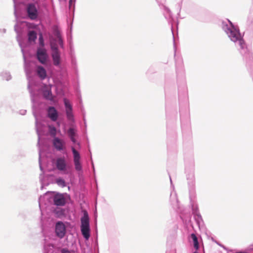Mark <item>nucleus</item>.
Masks as SVG:
<instances>
[{"instance_id": "nucleus-48", "label": "nucleus", "mask_w": 253, "mask_h": 253, "mask_svg": "<svg viewBox=\"0 0 253 253\" xmlns=\"http://www.w3.org/2000/svg\"><path fill=\"white\" fill-rule=\"evenodd\" d=\"M61 253H71L70 251L67 248H63L61 251Z\"/></svg>"}, {"instance_id": "nucleus-46", "label": "nucleus", "mask_w": 253, "mask_h": 253, "mask_svg": "<svg viewBox=\"0 0 253 253\" xmlns=\"http://www.w3.org/2000/svg\"><path fill=\"white\" fill-rule=\"evenodd\" d=\"M50 131L54 136H55L56 128L54 126H49Z\"/></svg>"}, {"instance_id": "nucleus-17", "label": "nucleus", "mask_w": 253, "mask_h": 253, "mask_svg": "<svg viewBox=\"0 0 253 253\" xmlns=\"http://www.w3.org/2000/svg\"><path fill=\"white\" fill-rule=\"evenodd\" d=\"M61 206L52 207L50 211L54 213L55 216L57 218H62L67 215V211L65 209Z\"/></svg>"}, {"instance_id": "nucleus-30", "label": "nucleus", "mask_w": 253, "mask_h": 253, "mask_svg": "<svg viewBox=\"0 0 253 253\" xmlns=\"http://www.w3.org/2000/svg\"><path fill=\"white\" fill-rule=\"evenodd\" d=\"M63 101L65 108V111H67V110L71 111L73 110V105L69 99L65 97L63 98Z\"/></svg>"}, {"instance_id": "nucleus-4", "label": "nucleus", "mask_w": 253, "mask_h": 253, "mask_svg": "<svg viewBox=\"0 0 253 253\" xmlns=\"http://www.w3.org/2000/svg\"><path fill=\"white\" fill-rule=\"evenodd\" d=\"M45 198H46L49 202H52L55 207L64 206L66 203V199L63 194L54 191H47L43 195L40 196L39 198V205L40 209L42 202Z\"/></svg>"}, {"instance_id": "nucleus-50", "label": "nucleus", "mask_w": 253, "mask_h": 253, "mask_svg": "<svg viewBox=\"0 0 253 253\" xmlns=\"http://www.w3.org/2000/svg\"><path fill=\"white\" fill-rule=\"evenodd\" d=\"M217 244L220 247H221L224 250L227 251H228V252H231L232 251L231 250H228V248L227 247H226L225 246H224V245H222L221 244H219V243H217Z\"/></svg>"}, {"instance_id": "nucleus-47", "label": "nucleus", "mask_w": 253, "mask_h": 253, "mask_svg": "<svg viewBox=\"0 0 253 253\" xmlns=\"http://www.w3.org/2000/svg\"><path fill=\"white\" fill-rule=\"evenodd\" d=\"M91 167H92V170H93V172L94 175H95V167H94V163H93V162L92 161V159L91 157Z\"/></svg>"}, {"instance_id": "nucleus-16", "label": "nucleus", "mask_w": 253, "mask_h": 253, "mask_svg": "<svg viewBox=\"0 0 253 253\" xmlns=\"http://www.w3.org/2000/svg\"><path fill=\"white\" fill-rule=\"evenodd\" d=\"M67 133L71 142L74 144H77L79 146V148H81V144L76 138V137L78 136L77 130L76 128V126L73 125L72 127H70L68 129Z\"/></svg>"}, {"instance_id": "nucleus-45", "label": "nucleus", "mask_w": 253, "mask_h": 253, "mask_svg": "<svg viewBox=\"0 0 253 253\" xmlns=\"http://www.w3.org/2000/svg\"><path fill=\"white\" fill-rule=\"evenodd\" d=\"M166 253H176L174 246H171L169 249H167Z\"/></svg>"}, {"instance_id": "nucleus-21", "label": "nucleus", "mask_w": 253, "mask_h": 253, "mask_svg": "<svg viewBox=\"0 0 253 253\" xmlns=\"http://www.w3.org/2000/svg\"><path fill=\"white\" fill-rule=\"evenodd\" d=\"M27 36V42L25 44L24 46L22 45L23 47L30 46L35 43L37 39V33L35 31H30L28 32Z\"/></svg>"}, {"instance_id": "nucleus-49", "label": "nucleus", "mask_w": 253, "mask_h": 253, "mask_svg": "<svg viewBox=\"0 0 253 253\" xmlns=\"http://www.w3.org/2000/svg\"><path fill=\"white\" fill-rule=\"evenodd\" d=\"M19 113L21 115H26V114L27 113V110L22 109V110H19Z\"/></svg>"}, {"instance_id": "nucleus-20", "label": "nucleus", "mask_w": 253, "mask_h": 253, "mask_svg": "<svg viewBox=\"0 0 253 253\" xmlns=\"http://www.w3.org/2000/svg\"><path fill=\"white\" fill-rule=\"evenodd\" d=\"M189 241L192 243L193 246L195 249V251L193 253H199L198 252L200 249L199 242L198 237L195 233H192L190 234Z\"/></svg>"}, {"instance_id": "nucleus-56", "label": "nucleus", "mask_w": 253, "mask_h": 253, "mask_svg": "<svg viewBox=\"0 0 253 253\" xmlns=\"http://www.w3.org/2000/svg\"><path fill=\"white\" fill-rule=\"evenodd\" d=\"M14 3H15V0H13Z\"/></svg>"}, {"instance_id": "nucleus-14", "label": "nucleus", "mask_w": 253, "mask_h": 253, "mask_svg": "<svg viewBox=\"0 0 253 253\" xmlns=\"http://www.w3.org/2000/svg\"><path fill=\"white\" fill-rule=\"evenodd\" d=\"M54 232L56 237L59 239L63 238L67 232L65 223L62 221H57L55 224Z\"/></svg>"}, {"instance_id": "nucleus-9", "label": "nucleus", "mask_w": 253, "mask_h": 253, "mask_svg": "<svg viewBox=\"0 0 253 253\" xmlns=\"http://www.w3.org/2000/svg\"><path fill=\"white\" fill-rule=\"evenodd\" d=\"M57 169L63 174H69L72 173L71 167L68 165L65 158L64 156L58 157L55 163Z\"/></svg>"}, {"instance_id": "nucleus-33", "label": "nucleus", "mask_w": 253, "mask_h": 253, "mask_svg": "<svg viewBox=\"0 0 253 253\" xmlns=\"http://www.w3.org/2000/svg\"><path fill=\"white\" fill-rule=\"evenodd\" d=\"M0 77L3 80L9 81L12 79L11 75L8 71H3L0 74Z\"/></svg>"}, {"instance_id": "nucleus-43", "label": "nucleus", "mask_w": 253, "mask_h": 253, "mask_svg": "<svg viewBox=\"0 0 253 253\" xmlns=\"http://www.w3.org/2000/svg\"><path fill=\"white\" fill-rule=\"evenodd\" d=\"M81 112L83 116V120L84 121V124H85V122H86V119H85V111L84 110V107L82 106L81 108Z\"/></svg>"}, {"instance_id": "nucleus-34", "label": "nucleus", "mask_w": 253, "mask_h": 253, "mask_svg": "<svg viewBox=\"0 0 253 253\" xmlns=\"http://www.w3.org/2000/svg\"><path fill=\"white\" fill-rule=\"evenodd\" d=\"M55 183L61 187H65L67 186L66 181L62 177H59L56 178Z\"/></svg>"}, {"instance_id": "nucleus-8", "label": "nucleus", "mask_w": 253, "mask_h": 253, "mask_svg": "<svg viewBox=\"0 0 253 253\" xmlns=\"http://www.w3.org/2000/svg\"><path fill=\"white\" fill-rule=\"evenodd\" d=\"M176 125L171 124L169 122L167 123V145L168 149L173 145L176 146L177 141V133L176 132Z\"/></svg>"}, {"instance_id": "nucleus-32", "label": "nucleus", "mask_w": 253, "mask_h": 253, "mask_svg": "<svg viewBox=\"0 0 253 253\" xmlns=\"http://www.w3.org/2000/svg\"><path fill=\"white\" fill-rule=\"evenodd\" d=\"M193 216L197 224L198 225L199 227L200 228L201 225L204 224V220L201 213H198V214H195Z\"/></svg>"}, {"instance_id": "nucleus-38", "label": "nucleus", "mask_w": 253, "mask_h": 253, "mask_svg": "<svg viewBox=\"0 0 253 253\" xmlns=\"http://www.w3.org/2000/svg\"><path fill=\"white\" fill-rule=\"evenodd\" d=\"M51 247L53 248V245L50 244H44L43 246V253H51L53 252V251Z\"/></svg>"}, {"instance_id": "nucleus-2", "label": "nucleus", "mask_w": 253, "mask_h": 253, "mask_svg": "<svg viewBox=\"0 0 253 253\" xmlns=\"http://www.w3.org/2000/svg\"><path fill=\"white\" fill-rule=\"evenodd\" d=\"M169 202L172 209L179 214L183 223L189 225L191 223V215L187 210L183 209L180 205L177 194L175 192H171L170 195Z\"/></svg>"}, {"instance_id": "nucleus-10", "label": "nucleus", "mask_w": 253, "mask_h": 253, "mask_svg": "<svg viewBox=\"0 0 253 253\" xmlns=\"http://www.w3.org/2000/svg\"><path fill=\"white\" fill-rule=\"evenodd\" d=\"M39 163L40 169L42 171V173L40 174L39 176L40 181L41 184V189L42 190L45 186H47L49 185L50 182L48 181V179L50 177H53V175L52 174H47L46 175H44V170L42 164L41 150L39 151Z\"/></svg>"}, {"instance_id": "nucleus-37", "label": "nucleus", "mask_w": 253, "mask_h": 253, "mask_svg": "<svg viewBox=\"0 0 253 253\" xmlns=\"http://www.w3.org/2000/svg\"><path fill=\"white\" fill-rule=\"evenodd\" d=\"M71 66H72L73 69L74 71L77 72L78 71L77 63L76 57L74 55H71Z\"/></svg>"}, {"instance_id": "nucleus-24", "label": "nucleus", "mask_w": 253, "mask_h": 253, "mask_svg": "<svg viewBox=\"0 0 253 253\" xmlns=\"http://www.w3.org/2000/svg\"><path fill=\"white\" fill-rule=\"evenodd\" d=\"M246 33H250V34L253 35V6L250 11L248 20H247V28Z\"/></svg>"}, {"instance_id": "nucleus-13", "label": "nucleus", "mask_w": 253, "mask_h": 253, "mask_svg": "<svg viewBox=\"0 0 253 253\" xmlns=\"http://www.w3.org/2000/svg\"><path fill=\"white\" fill-rule=\"evenodd\" d=\"M19 45L21 48V51L23 54V59L24 61V70L26 73V76L28 79L31 77V75L33 72L32 62L30 60H27L25 56V51L22 46V42H19Z\"/></svg>"}, {"instance_id": "nucleus-36", "label": "nucleus", "mask_w": 253, "mask_h": 253, "mask_svg": "<svg viewBox=\"0 0 253 253\" xmlns=\"http://www.w3.org/2000/svg\"><path fill=\"white\" fill-rule=\"evenodd\" d=\"M54 34L56 36H57L58 39H59V44L61 48H64V42L63 41L61 37L60 33L59 30H54Z\"/></svg>"}, {"instance_id": "nucleus-18", "label": "nucleus", "mask_w": 253, "mask_h": 253, "mask_svg": "<svg viewBox=\"0 0 253 253\" xmlns=\"http://www.w3.org/2000/svg\"><path fill=\"white\" fill-rule=\"evenodd\" d=\"M28 90H29V92L30 93L31 101H32V102L33 104V106H32V108H33V115H34V116L35 117V118L36 119V124L37 125V124H38V119H37V116L36 112L34 110V108H35L34 104L36 103V97L37 94L35 92V90L31 87V84H30V83H29V84H28Z\"/></svg>"}, {"instance_id": "nucleus-1", "label": "nucleus", "mask_w": 253, "mask_h": 253, "mask_svg": "<svg viewBox=\"0 0 253 253\" xmlns=\"http://www.w3.org/2000/svg\"><path fill=\"white\" fill-rule=\"evenodd\" d=\"M175 71L178 93V101L183 144L191 146L193 135L188 108V95L186 84L185 71L181 57L175 59Z\"/></svg>"}, {"instance_id": "nucleus-15", "label": "nucleus", "mask_w": 253, "mask_h": 253, "mask_svg": "<svg viewBox=\"0 0 253 253\" xmlns=\"http://www.w3.org/2000/svg\"><path fill=\"white\" fill-rule=\"evenodd\" d=\"M76 0H69V14L70 16H72V22L71 24L69 25V28H70V32H68L67 33L68 40H69V38L72 39V27H73V22L74 20V13L75 11V4H76Z\"/></svg>"}, {"instance_id": "nucleus-3", "label": "nucleus", "mask_w": 253, "mask_h": 253, "mask_svg": "<svg viewBox=\"0 0 253 253\" xmlns=\"http://www.w3.org/2000/svg\"><path fill=\"white\" fill-rule=\"evenodd\" d=\"M185 171L187 180L189 194L194 195L195 189V180L194 174V160L191 155L188 159H185Z\"/></svg>"}, {"instance_id": "nucleus-11", "label": "nucleus", "mask_w": 253, "mask_h": 253, "mask_svg": "<svg viewBox=\"0 0 253 253\" xmlns=\"http://www.w3.org/2000/svg\"><path fill=\"white\" fill-rule=\"evenodd\" d=\"M26 11L27 13V16L20 17L22 18H29L32 20H36L38 19V10L36 5L34 3H29L27 7Z\"/></svg>"}, {"instance_id": "nucleus-6", "label": "nucleus", "mask_w": 253, "mask_h": 253, "mask_svg": "<svg viewBox=\"0 0 253 253\" xmlns=\"http://www.w3.org/2000/svg\"><path fill=\"white\" fill-rule=\"evenodd\" d=\"M160 9L162 11L165 18L167 20L168 23L170 25L171 33L173 36V47L175 49V42L173 32V22L174 19L172 17V13L170 9L165 5L166 0H156Z\"/></svg>"}, {"instance_id": "nucleus-54", "label": "nucleus", "mask_w": 253, "mask_h": 253, "mask_svg": "<svg viewBox=\"0 0 253 253\" xmlns=\"http://www.w3.org/2000/svg\"><path fill=\"white\" fill-rule=\"evenodd\" d=\"M59 1L61 2V1H66V0H59Z\"/></svg>"}, {"instance_id": "nucleus-7", "label": "nucleus", "mask_w": 253, "mask_h": 253, "mask_svg": "<svg viewBox=\"0 0 253 253\" xmlns=\"http://www.w3.org/2000/svg\"><path fill=\"white\" fill-rule=\"evenodd\" d=\"M49 44L51 51V55L53 64L56 67H60L61 62V52L57 45V40L53 37L50 38Z\"/></svg>"}, {"instance_id": "nucleus-31", "label": "nucleus", "mask_w": 253, "mask_h": 253, "mask_svg": "<svg viewBox=\"0 0 253 253\" xmlns=\"http://www.w3.org/2000/svg\"><path fill=\"white\" fill-rule=\"evenodd\" d=\"M71 151L73 156V161L81 160V157L80 153L76 150L74 146L71 147Z\"/></svg>"}, {"instance_id": "nucleus-55", "label": "nucleus", "mask_w": 253, "mask_h": 253, "mask_svg": "<svg viewBox=\"0 0 253 253\" xmlns=\"http://www.w3.org/2000/svg\"><path fill=\"white\" fill-rule=\"evenodd\" d=\"M150 69L148 70L147 72H146V74H148V71H149Z\"/></svg>"}, {"instance_id": "nucleus-35", "label": "nucleus", "mask_w": 253, "mask_h": 253, "mask_svg": "<svg viewBox=\"0 0 253 253\" xmlns=\"http://www.w3.org/2000/svg\"><path fill=\"white\" fill-rule=\"evenodd\" d=\"M44 39L42 34H40L39 37V43L37 48H46L45 47Z\"/></svg>"}, {"instance_id": "nucleus-19", "label": "nucleus", "mask_w": 253, "mask_h": 253, "mask_svg": "<svg viewBox=\"0 0 253 253\" xmlns=\"http://www.w3.org/2000/svg\"><path fill=\"white\" fill-rule=\"evenodd\" d=\"M65 142L64 140L58 137L54 136L53 139V146L58 151H62L65 149Z\"/></svg>"}, {"instance_id": "nucleus-22", "label": "nucleus", "mask_w": 253, "mask_h": 253, "mask_svg": "<svg viewBox=\"0 0 253 253\" xmlns=\"http://www.w3.org/2000/svg\"><path fill=\"white\" fill-rule=\"evenodd\" d=\"M47 117L52 121L57 120L58 117V112L54 106H49L47 110Z\"/></svg>"}, {"instance_id": "nucleus-28", "label": "nucleus", "mask_w": 253, "mask_h": 253, "mask_svg": "<svg viewBox=\"0 0 253 253\" xmlns=\"http://www.w3.org/2000/svg\"><path fill=\"white\" fill-rule=\"evenodd\" d=\"M65 112L67 119L70 122V125L72 126L73 125H74L75 123V119L73 113V110L71 111L67 110Z\"/></svg>"}, {"instance_id": "nucleus-25", "label": "nucleus", "mask_w": 253, "mask_h": 253, "mask_svg": "<svg viewBox=\"0 0 253 253\" xmlns=\"http://www.w3.org/2000/svg\"><path fill=\"white\" fill-rule=\"evenodd\" d=\"M37 73L41 80H44L47 77V72L45 69L41 65L37 66Z\"/></svg>"}, {"instance_id": "nucleus-51", "label": "nucleus", "mask_w": 253, "mask_h": 253, "mask_svg": "<svg viewBox=\"0 0 253 253\" xmlns=\"http://www.w3.org/2000/svg\"><path fill=\"white\" fill-rule=\"evenodd\" d=\"M169 179H170L171 186L173 187V185L172 184V180H171V176H170V175L169 174Z\"/></svg>"}, {"instance_id": "nucleus-41", "label": "nucleus", "mask_w": 253, "mask_h": 253, "mask_svg": "<svg viewBox=\"0 0 253 253\" xmlns=\"http://www.w3.org/2000/svg\"><path fill=\"white\" fill-rule=\"evenodd\" d=\"M182 1L183 0H181L180 1L177 3L175 6L177 10V16H179L180 15V13L181 11V9L182 8Z\"/></svg>"}, {"instance_id": "nucleus-23", "label": "nucleus", "mask_w": 253, "mask_h": 253, "mask_svg": "<svg viewBox=\"0 0 253 253\" xmlns=\"http://www.w3.org/2000/svg\"><path fill=\"white\" fill-rule=\"evenodd\" d=\"M81 233L85 241L89 240L90 237V224H81L80 226Z\"/></svg>"}, {"instance_id": "nucleus-29", "label": "nucleus", "mask_w": 253, "mask_h": 253, "mask_svg": "<svg viewBox=\"0 0 253 253\" xmlns=\"http://www.w3.org/2000/svg\"><path fill=\"white\" fill-rule=\"evenodd\" d=\"M52 94L51 89L50 88H45L42 91V96L45 100H47L50 97H52Z\"/></svg>"}, {"instance_id": "nucleus-42", "label": "nucleus", "mask_w": 253, "mask_h": 253, "mask_svg": "<svg viewBox=\"0 0 253 253\" xmlns=\"http://www.w3.org/2000/svg\"><path fill=\"white\" fill-rule=\"evenodd\" d=\"M46 100L50 101V104L52 105H55L57 103V100L54 98V96L47 99Z\"/></svg>"}, {"instance_id": "nucleus-12", "label": "nucleus", "mask_w": 253, "mask_h": 253, "mask_svg": "<svg viewBox=\"0 0 253 253\" xmlns=\"http://www.w3.org/2000/svg\"><path fill=\"white\" fill-rule=\"evenodd\" d=\"M36 55L38 61L43 65L49 61V56L46 48H37Z\"/></svg>"}, {"instance_id": "nucleus-26", "label": "nucleus", "mask_w": 253, "mask_h": 253, "mask_svg": "<svg viewBox=\"0 0 253 253\" xmlns=\"http://www.w3.org/2000/svg\"><path fill=\"white\" fill-rule=\"evenodd\" d=\"M75 170L78 172L79 178L83 176L84 170L82 164L81 160L73 161Z\"/></svg>"}, {"instance_id": "nucleus-5", "label": "nucleus", "mask_w": 253, "mask_h": 253, "mask_svg": "<svg viewBox=\"0 0 253 253\" xmlns=\"http://www.w3.org/2000/svg\"><path fill=\"white\" fill-rule=\"evenodd\" d=\"M14 14L15 17L16 23L14 25V31L16 32L17 34V40L18 42H21L20 40H19V38L22 36V33H23V28L21 27L22 25L24 24L28 29H35L37 28L38 25L34 23H31L28 22L27 21H20L18 20V18H19L20 15H19V14L17 12V8H16V5L15 3H14Z\"/></svg>"}, {"instance_id": "nucleus-39", "label": "nucleus", "mask_w": 253, "mask_h": 253, "mask_svg": "<svg viewBox=\"0 0 253 253\" xmlns=\"http://www.w3.org/2000/svg\"><path fill=\"white\" fill-rule=\"evenodd\" d=\"M253 251V244L249 246L244 250L236 252L235 253H250Z\"/></svg>"}, {"instance_id": "nucleus-44", "label": "nucleus", "mask_w": 253, "mask_h": 253, "mask_svg": "<svg viewBox=\"0 0 253 253\" xmlns=\"http://www.w3.org/2000/svg\"><path fill=\"white\" fill-rule=\"evenodd\" d=\"M37 133L38 135V145L40 147L41 145L43 144V143H42V141L41 140V134L39 132V130L38 128H37Z\"/></svg>"}, {"instance_id": "nucleus-53", "label": "nucleus", "mask_w": 253, "mask_h": 253, "mask_svg": "<svg viewBox=\"0 0 253 253\" xmlns=\"http://www.w3.org/2000/svg\"><path fill=\"white\" fill-rule=\"evenodd\" d=\"M84 127H85V132H86V127H87V124L86 122H85V124H84Z\"/></svg>"}, {"instance_id": "nucleus-27", "label": "nucleus", "mask_w": 253, "mask_h": 253, "mask_svg": "<svg viewBox=\"0 0 253 253\" xmlns=\"http://www.w3.org/2000/svg\"><path fill=\"white\" fill-rule=\"evenodd\" d=\"M83 215L81 218V224H89V217L87 211L86 210H82Z\"/></svg>"}, {"instance_id": "nucleus-52", "label": "nucleus", "mask_w": 253, "mask_h": 253, "mask_svg": "<svg viewBox=\"0 0 253 253\" xmlns=\"http://www.w3.org/2000/svg\"><path fill=\"white\" fill-rule=\"evenodd\" d=\"M0 32H1L3 33H5L6 32V29H4V28L2 29H0Z\"/></svg>"}, {"instance_id": "nucleus-40", "label": "nucleus", "mask_w": 253, "mask_h": 253, "mask_svg": "<svg viewBox=\"0 0 253 253\" xmlns=\"http://www.w3.org/2000/svg\"><path fill=\"white\" fill-rule=\"evenodd\" d=\"M192 214L194 215L197 214L198 213H200L198 206L197 205L193 204L192 205Z\"/></svg>"}]
</instances>
